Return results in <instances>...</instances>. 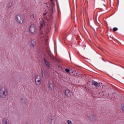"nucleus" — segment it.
Instances as JSON below:
<instances>
[{"instance_id":"obj_1","label":"nucleus","mask_w":124,"mask_h":124,"mask_svg":"<svg viewBox=\"0 0 124 124\" xmlns=\"http://www.w3.org/2000/svg\"><path fill=\"white\" fill-rule=\"evenodd\" d=\"M44 9H46L45 10L46 11V13H44L43 14L44 15V18L45 19H42L40 21V31H41L42 29L45 27V24L46 23V19L48 20V17L46 16L47 15V12H48V10H49V7L48 6L46 5V7L44 8Z\"/></svg>"},{"instance_id":"obj_2","label":"nucleus","mask_w":124,"mask_h":124,"mask_svg":"<svg viewBox=\"0 0 124 124\" xmlns=\"http://www.w3.org/2000/svg\"><path fill=\"white\" fill-rule=\"evenodd\" d=\"M7 94V90L4 87L0 88V97L1 98H5Z\"/></svg>"},{"instance_id":"obj_3","label":"nucleus","mask_w":124,"mask_h":124,"mask_svg":"<svg viewBox=\"0 0 124 124\" xmlns=\"http://www.w3.org/2000/svg\"><path fill=\"white\" fill-rule=\"evenodd\" d=\"M15 20L16 22V23H17V24H23V22H24L22 16L20 15H16V16L15 17Z\"/></svg>"},{"instance_id":"obj_4","label":"nucleus","mask_w":124,"mask_h":124,"mask_svg":"<svg viewBox=\"0 0 124 124\" xmlns=\"http://www.w3.org/2000/svg\"><path fill=\"white\" fill-rule=\"evenodd\" d=\"M29 31L32 34H35L37 32L36 28L34 24H31L30 27Z\"/></svg>"},{"instance_id":"obj_5","label":"nucleus","mask_w":124,"mask_h":124,"mask_svg":"<svg viewBox=\"0 0 124 124\" xmlns=\"http://www.w3.org/2000/svg\"><path fill=\"white\" fill-rule=\"evenodd\" d=\"M41 82H42V77L40 75H37L35 78V84L37 85H40Z\"/></svg>"},{"instance_id":"obj_6","label":"nucleus","mask_w":124,"mask_h":124,"mask_svg":"<svg viewBox=\"0 0 124 124\" xmlns=\"http://www.w3.org/2000/svg\"><path fill=\"white\" fill-rule=\"evenodd\" d=\"M65 94L66 97L68 98H70V97H71V92L69 90H66L65 91Z\"/></svg>"},{"instance_id":"obj_7","label":"nucleus","mask_w":124,"mask_h":124,"mask_svg":"<svg viewBox=\"0 0 124 124\" xmlns=\"http://www.w3.org/2000/svg\"><path fill=\"white\" fill-rule=\"evenodd\" d=\"M2 124H11L8 119L7 118H4L2 121Z\"/></svg>"},{"instance_id":"obj_8","label":"nucleus","mask_w":124,"mask_h":124,"mask_svg":"<svg viewBox=\"0 0 124 124\" xmlns=\"http://www.w3.org/2000/svg\"><path fill=\"white\" fill-rule=\"evenodd\" d=\"M96 117L95 115H90L89 117V119L91 122H93V121H95Z\"/></svg>"},{"instance_id":"obj_9","label":"nucleus","mask_w":124,"mask_h":124,"mask_svg":"<svg viewBox=\"0 0 124 124\" xmlns=\"http://www.w3.org/2000/svg\"><path fill=\"white\" fill-rule=\"evenodd\" d=\"M35 42L33 40L31 41L30 43V47L31 49H34L35 46Z\"/></svg>"},{"instance_id":"obj_10","label":"nucleus","mask_w":124,"mask_h":124,"mask_svg":"<svg viewBox=\"0 0 124 124\" xmlns=\"http://www.w3.org/2000/svg\"><path fill=\"white\" fill-rule=\"evenodd\" d=\"M48 33V31H42L41 32V38H44V37H45L46 35H47V33Z\"/></svg>"},{"instance_id":"obj_11","label":"nucleus","mask_w":124,"mask_h":124,"mask_svg":"<svg viewBox=\"0 0 124 124\" xmlns=\"http://www.w3.org/2000/svg\"><path fill=\"white\" fill-rule=\"evenodd\" d=\"M92 84L96 88H98L99 86H100V83H98L96 81H92Z\"/></svg>"},{"instance_id":"obj_12","label":"nucleus","mask_w":124,"mask_h":124,"mask_svg":"<svg viewBox=\"0 0 124 124\" xmlns=\"http://www.w3.org/2000/svg\"><path fill=\"white\" fill-rule=\"evenodd\" d=\"M48 89L49 91L54 90V84L52 83H49Z\"/></svg>"},{"instance_id":"obj_13","label":"nucleus","mask_w":124,"mask_h":124,"mask_svg":"<svg viewBox=\"0 0 124 124\" xmlns=\"http://www.w3.org/2000/svg\"><path fill=\"white\" fill-rule=\"evenodd\" d=\"M44 61L45 62V63L46 65V66L48 68L50 67V65L49 64V62H48L47 60H46V58H44Z\"/></svg>"},{"instance_id":"obj_14","label":"nucleus","mask_w":124,"mask_h":124,"mask_svg":"<svg viewBox=\"0 0 124 124\" xmlns=\"http://www.w3.org/2000/svg\"><path fill=\"white\" fill-rule=\"evenodd\" d=\"M48 57H49V58H50L52 61H55V57H54V55H53L52 53H49Z\"/></svg>"},{"instance_id":"obj_15","label":"nucleus","mask_w":124,"mask_h":124,"mask_svg":"<svg viewBox=\"0 0 124 124\" xmlns=\"http://www.w3.org/2000/svg\"><path fill=\"white\" fill-rule=\"evenodd\" d=\"M97 95L99 98H102V97L104 95L102 93H97Z\"/></svg>"},{"instance_id":"obj_16","label":"nucleus","mask_w":124,"mask_h":124,"mask_svg":"<svg viewBox=\"0 0 124 124\" xmlns=\"http://www.w3.org/2000/svg\"><path fill=\"white\" fill-rule=\"evenodd\" d=\"M65 71H66V72H67V73H69V74H70V73H73V72H70V71H71V69H65Z\"/></svg>"},{"instance_id":"obj_17","label":"nucleus","mask_w":124,"mask_h":124,"mask_svg":"<svg viewBox=\"0 0 124 124\" xmlns=\"http://www.w3.org/2000/svg\"><path fill=\"white\" fill-rule=\"evenodd\" d=\"M30 17L31 19V20H33V19L34 18V14H30Z\"/></svg>"},{"instance_id":"obj_18","label":"nucleus","mask_w":124,"mask_h":124,"mask_svg":"<svg viewBox=\"0 0 124 124\" xmlns=\"http://www.w3.org/2000/svg\"><path fill=\"white\" fill-rule=\"evenodd\" d=\"M121 109L122 110V111H123L124 112V103L121 104Z\"/></svg>"},{"instance_id":"obj_19","label":"nucleus","mask_w":124,"mask_h":124,"mask_svg":"<svg viewBox=\"0 0 124 124\" xmlns=\"http://www.w3.org/2000/svg\"><path fill=\"white\" fill-rule=\"evenodd\" d=\"M66 123L67 124H73V123H72V121H71V120H67Z\"/></svg>"},{"instance_id":"obj_20","label":"nucleus","mask_w":124,"mask_h":124,"mask_svg":"<svg viewBox=\"0 0 124 124\" xmlns=\"http://www.w3.org/2000/svg\"><path fill=\"white\" fill-rule=\"evenodd\" d=\"M12 6V3H9V4L8 5V8H10Z\"/></svg>"},{"instance_id":"obj_21","label":"nucleus","mask_w":124,"mask_h":124,"mask_svg":"<svg viewBox=\"0 0 124 124\" xmlns=\"http://www.w3.org/2000/svg\"><path fill=\"white\" fill-rule=\"evenodd\" d=\"M112 31H118V28L114 27L113 28Z\"/></svg>"},{"instance_id":"obj_22","label":"nucleus","mask_w":124,"mask_h":124,"mask_svg":"<svg viewBox=\"0 0 124 124\" xmlns=\"http://www.w3.org/2000/svg\"><path fill=\"white\" fill-rule=\"evenodd\" d=\"M51 5H52L53 6H55V3L52 2V3H51V4L50 5V6H51Z\"/></svg>"},{"instance_id":"obj_23","label":"nucleus","mask_w":124,"mask_h":124,"mask_svg":"<svg viewBox=\"0 0 124 124\" xmlns=\"http://www.w3.org/2000/svg\"><path fill=\"white\" fill-rule=\"evenodd\" d=\"M86 3L87 4L88 6H89V5L88 4V2H86Z\"/></svg>"},{"instance_id":"obj_24","label":"nucleus","mask_w":124,"mask_h":124,"mask_svg":"<svg viewBox=\"0 0 124 124\" xmlns=\"http://www.w3.org/2000/svg\"><path fill=\"white\" fill-rule=\"evenodd\" d=\"M50 1H52H52H53V0H50Z\"/></svg>"},{"instance_id":"obj_25","label":"nucleus","mask_w":124,"mask_h":124,"mask_svg":"<svg viewBox=\"0 0 124 124\" xmlns=\"http://www.w3.org/2000/svg\"><path fill=\"white\" fill-rule=\"evenodd\" d=\"M109 96V94H108V96Z\"/></svg>"},{"instance_id":"obj_26","label":"nucleus","mask_w":124,"mask_h":124,"mask_svg":"<svg viewBox=\"0 0 124 124\" xmlns=\"http://www.w3.org/2000/svg\"><path fill=\"white\" fill-rule=\"evenodd\" d=\"M51 121H53V119H51Z\"/></svg>"}]
</instances>
